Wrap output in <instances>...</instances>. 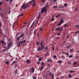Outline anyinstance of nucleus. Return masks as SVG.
Listing matches in <instances>:
<instances>
[{
	"label": "nucleus",
	"instance_id": "obj_15",
	"mask_svg": "<svg viewBox=\"0 0 79 79\" xmlns=\"http://www.w3.org/2000/svg\"><path fill=\"white\" fill-rule=\"evenodd\" d=\"M48 51L47 52V53L45 54V56H48Z\"/></svg>",
	"mask_w": 79,
	"mask_h": 79
},
{
	"label": "nucleus",
	"instance_id": "obj_33",
	"mask_svg": "<svg viewBox=\"0 0 79 79\" xmlns=\"http://www.w3.org/2000/svg\"><path fill=\"white\" fill-rule=\"evenodd\" d=\"M19 39H20L19 37H18L17 39V40H18H18H19Z\"/></svg>",
	"mask_w": 79,
	"mask_h": 79
},
{
	"label": "nucleus",
	"instance_id": "obj_2",
	"mask_svg": "<svg viewBox=\"0 0 79 79\" xmlns=\"http://www.w3.org/2000/svg\"><path fill=\"white\" fill-rule=\"evenodd\" d=\"M29 7V5L27 4H23L21 8V10H26L27 8Z\"/></svg>",
	"mask_w": 79,
	"mask_h": 79
},
{
	"label": "nucleus",
	"instance_id": "obj_14",
	"mask_svg": "<svg viewBox=\"0 0 79 79\" xmlns=\"http://www.w3.org/2000/svg\"><path fill=\"white\" fill-rule=\"evenodd\" d=\"M24 35V34H22V35H20L19 37L20 38H21L23 37V36Z\"/></svg>",
	"mask_w": 79,
	"mask_h": 79
},
{
	"label": "nucleus",
	"instance_id": "obj_51",
	"mask_svg": "<svg viewBox=\"0 0 79 79\" xmlns=\"http://www.w3.org/2000/svg\"><path fill=\"white\" fill-rule=\"evenodd\" d=\"M47 10V9H45V12H46Z\"/></svg>",
	"mask_w": 79,
	"mask_h": 79
},
{
	"label": "nucleus",
	"instance_id": "obj_6",
	"mask_svg": "<svg viewBox=\"0 0 79 79\" xmlns=\"http://www.w3.org/2000/svg\"><path fill=\"white\" fill-rule=\"evenodd\" d=\"M63 22V19H62L60 21V23L57 24V26H60L61 25V23H62Z\"/></svg>",
	"mask_w": 79,
	"mask_h": 79
},
{
	"label": "nucleus",
	"instance_id": "obj_20",
	"mask_svg": "<svg viewBox=\"0 0 79 79\" xmlns=\"http://www.w3.org/2000/svg\"><path fill=\"white\" fill-rule=\"evenodd\" d=\"M23 15V13H22L19 15L18 16V17L19 18V17H20V16H22Z\"/></svg>",
	"mask_w": 79,
	"mask_h": 79
},
{
	"label": "nucleus",
	"instance_id": "obj_10",
	"mask_svg": "<svg viewBox=\"0 0 79 79\" xmlns=\"http://www.w3.org/2000/svg\"><path fill=\"white\" fill-rule=\"evenodd\" d=\"M20 42H21V44L22 45V44H24L25 42H26V41H25V40H24L23 42V41H21Z\"/></svg>",
	"mask_w": 79,
	"mask_h": 79
},
{
	"label": "nucleus",
	"instance_id": "obj_27",
	"mask_svg": "<svg viewBox=\"0 0 79 79\" xmlns=\"http://www.w3.org/2000/svg\"><path fill=\"white\" fill-rule=\"evenodd\" d=\"M52 50L53 51H54V46H53V45H52Z\"/></svg>",
	"mask_w": 79,
	"mask_h": 79
},
{
	"label": "nucleus",
	"instance_id": "obj_53",
	"mask_svg": "<svg viewBox=\"0 0 79 79\" xmlns=\"http://www.w3.org/2000/svg\"><path fill=\"white\" fill-rule=\"evenodd\" d=\"M32 25H33V23L32 24V25H31L30 28H31L32 27Z\"/></svg>",
	"mask_w": 79,
	"mask_h": 79
},
{
	"label": "nucleus",
	"instance_id": "obj_8",
	"mask_svg": "<svg viewBox=\"0 0 79 79\" xmlns=\"http://www.w3.org/2000/svg\"><path fill=\"white\" fill-rule=\"evenodd\" d=\"M48 62H50L51 63H52V60L51 59H49L47 60Z\"/></svg>",
	"mask_w": 79,
	"mask_h": 79
},
{
	"label": "nucleus",
	"instance_id": "obj_45",
	"mask_svg": "<svg viewBox=\"0 0 79 79\" xmlns=\"http://www.w3.org/2000/svg\"><path fill=\"white\" fill-rule=\"evenodd\" d=\"M74 72V71H70V73H73Z\"/></svg>",
	"mask_w": 79,
	"mask_h": 79
},
{
	"label": "nucleus",
	"instance_id": "obj_19",
	"mask_svg": "<svg viewBox=\"0 0 79 79\" xmlns=\"http://www.w3.org/2000/svg\"><path fill=\"white\" fill-rule=\"evenodd\" d=\"M65 54L67 55V56H68L69 55V53H68V52H66L65 53Z\"/></svg>",
	"mask_w": 79,
	"mask_h": 79
},
{
	"label": "nucleus",
	"instance_id": "obj_43",
	"mask_svg": "<svg viewBox=\"0 0 79 79\" xmlns=\"http://www.w3.org/2000/svg\"><path fill=\"white\" fill-rule=\"evenodd\" d=\"M56 39H60V37H56Z\"/></svg>",
	"mask_w": 79,
	"mask_h": 79
},
{
	"label": "nucleus",
	"instance_id": "obj_44",
	"mask_svg": "<svg viewBox=\"0 0 79 79\" xmlns=\"http://www.w3.org/2000/svg\"><path fill=\"white\" fill-rule=\"evenodd\" d=\"M53 8H57V6H53Z\"/></svg>",
	"mask_w": 79,
	"mask_h": 79
},
{
	"label": "nucleus",
	"instance_id": "obj_39",
	"mask_svg": "<svg viewBox=\"0 0 79 79\" xmlns=\"http://www.w3.org/2000/svg\"><path fill=\"white\" fill-rule=\"evenodd\" d=\"M47 49H48V48L47 47H46L45 48L44 50H47Z\"/></svg>",
	"mask_w": 79,
	"mask_h": 79
},
{
	"label": "nucleus",
	"instance_id": "obj_9",
	"mask_svg": "<svg viewBox=\"0 0 79 79\" xmlns=\"http://www.w3.org/2000/svg\"><path fill=\"white\" fill-rule=\"evenodd\" d=\"M45 11V8H43L42 10H41V13H44V11Z\"/></svg>",
	"mask_w": 79,
	"mask_h": 79
},
{
	"label": "nucleus",
	"instance_id": "obj_46",
	"mask_svg": "<svg viewBox=\"0 0 79 79\" xmlns=\"http://www.w3.org/2000/svg\"><path fill=\"white\" fill-rule=\"evenodd\" d=\"M53 75H52V79H53H53H54V77H53Z\"/></svg>",
	"mask_w": 79,
	"mask_h": 79
},
{
	"label": "nucleus",
	"instance_id": "obj_52",
	"mask_svg": "<svg viewBox=\"0 0 79 79\" xmlns=\"http://www.w3.org/2000/svg\"><path fill=\"white\" fill-rule=\"evenodd\" d=\"M74 64H76V63L74 62V63H73V65H74Z\"/></svg>",
	"mask_w": 79,
	"mask_h": 79
},
{
	"label": "nucleus",
	"instance_id": "obj_12",
	"mask_svg": "<svg viewBox=\"0 0 79 79\" xmlns=\"http://www.w3.org/2000/svg\"><path fill=\"white\" fill-rule=\"evenodd\" d=\"M62 62V61L61 60H60L59 61H57L58 63L61 64V63Z\"/></svg>",
	"mask_w": 79,
	"mask_h": 79
},
{
	"label": "nucleus",
	"instance_id": "obj_13",
	"mask_svg": "<svg viewBox=\"0 0 79 79\" xmlns=\"http://www.w3.org/2000/svg\"><path fill=\"white\" fill-rule=\"evenodd\" d=\"M31 70L32 73H34V68L33 67L31 68Z\"/></svg>",
	"mask_w": 79,
	"mask_h": 79
},
{
	"label": "nucleus",
	"instance_id": "obj_40",
	"mask_svg": "<svg viewBox=\"0 0 79 79\" xmlns=\"http://www.w3.org/2000/svg\"><path fill=\"white\" fill-rule=\"evenodd\" d=\"M54 58H56V55H55L53 56Z\"/></svg>",
	"mask_w": 79,
	"mask_h": 79
},
{
	"label": "nucleus",
	"instance_id": "obj_58",
	"mask_svg": "<svg viewBox=\"0 0 79 79\" xmlns=\"http://www.w3.org/2000/svg\"><path fill=\"white\" fill-rule=\"evenodd\" d=\"M77 58H78V56H76V59H77Z\"/></svg>",
	"mask_w": 79,
	"mask_h": 79
},
{
	"label": "nucleus",
	"instance_id": "obj_1",
	"mask_svg": "<svg viewBox=\"0 0 79 79\" xmlns=\"http://www.w3.org/2000/svg\"><path fill=\"white\" fill-rule=\"evenodd\" d=\"M42 44H43V42L41 43L40 44V45H41V46H39L38 47L37 51L39 52V51H41V50H44V48H45V46L44 45H42Z\"/></svg>",
	"mask_w": 79,
	"mask_h": 79
},
{
	"label": "nucleus",
	"instance_id": "obj_36",
	"mask_svg": "<svg viewBox=\"0 0 79 79\" xmlns=\"http://www.w3.org/2000/svg\"><path fill=\"white\" fill-rule=\"evenodd\" d=\"M73 49H70V52H73Z\"/></svg>",
	"mask_w": 79,
	"mask_h": 79
},
{
	"label": "nucleus",
	"instance_id": "obj_41",
	"mask_svg": "<svg viewBox=\"0 0 79 79\" xmlns=\"http://www.w3.org/2000/svg\"><path fill=\"white\" fill-rule=\"evenodd\" d=\"M64 6H67V4H66V3H65L64 5Z\"/></svg>",
	"mask_w": 79,
	"mask_h": 79
},
{
	"label": "nucleus",
	"instance_id": "obj_54",
	"mask_svg": "<svg viewBox=\"0 0 79 79\" xmlns=\"http://www.w3.org/2000/svg\"><path fill=\"white\" fill-rule=\"evenodd\" d=\"M14 67H15V68H16V67H17V65H15Z\"/></svg>",
	"mask_w": 79,
	"mask_h": 79
},
{
	"label": "nucleus",
	"instance_id": "obj_3",
	"mask_svg": "<svg viewBox=\"0 0 79 79\" xmlns=\"http://www.w3.org/2000/svg\"><path fill=\"white\" fill-rule=\"evenodd\" d=\"M30 3H32V5L33 7H35V6L36 5V4H35V0H32L31 1L29 2Z\"/></svg>",
	"mask_w": 79,
	"mask_h": 79
},
{
	"label": "nucleus",
	"instance_id": "obj_17",
	"mask_svg": "<svg viewBox=\"0 0 79 79\" xmlns=\"http://www.w3.org/2000/svg\"><path fill=\"white\" fill-rule=\"evenodd\" d=\"M15 63H16V61L15 60L12 63V66H13V65L14 64H15Z\"/></svg>",
	"mask_w": 79,
	"mask_h": 79
},
{
	"label": "nucleus",
	"instance_id": "obj_64",
	"mask_svg": "<svg viewBox=\"0 0 79 79\" xmlns=\"http://www.w3.org/2000/svg\"><path fill=\"white\" fill-rule=\"evenodd\" d=\"M39 63H40V62H37V64H39Z\"/></svg>",
	"mask_w": 79,
	"mask_h": 79
},
{
	"label": "nucleus",
	"instance_id": "obj_5",
	"mask_svg": "<svg viewBox=\"0 0 79 79\" xmlns=\"http://www.w3.org/2000/svg\"><path fill=\"white\" fill-rule=\"evenodd\" d=\"M12 45V44L11 43V41L10 42V43H8L7 44L8 47L7 48H8L9 49H10V48L11 46Z\"/></svg>",
	"mask_w": 79,
	"mask_h": 79
},
{
	"label": "nucleus",
	"instance_id": "obj_22",
	"mask_svg": "<svg viewBox=\"0 0 79 79\" xmlns=\"http://www.w3.org/2000/svg\"><path fill=\"white\" fill-rule=\"evenodd\" d=\"M21 43L20 42H19L18 44V47H20V44Z\"/></svg>",
	"mask_w": 79,
	"mask_h": 79
},
{
	"label": "nucleus",
	"instance_id": "obj_50",
	"mask_svg": "<svg viewBox=\"0 0 79 79\" xmlns=\"http://www.w3.org/2000/svg\"><path fill=\"white\" fill-rule=\"evenodd\" d=\"M13 0H10V3H11V2H13Z\"/></svg>",
	"mask_w": 79,
	"mask_h": 79
},
{
	"label": "nucleus",
	"instance_id": "obj_7",
	"mask_svg": "<svg viewBox=\"0 0 79 79\" xmlns=\"http://www.w3.org/2000/svg\"><path fill=\"white\" fill-rule=\"evenodd\" d=\"M26 63L27 64H30L31 63V61L29 60H27L26 61Z\"/></svg>",
	"mask_w": 79,
	"mask_h": 79
},
{
	"label": "nucleus",
	"instance_id": "obj_48",
	"mask_svg": "<svg viewBox=\"0 0 79 79\" xmlns=\"http://www.w3.org/2000/svg\"><path fill=\"white\" fill-rule=\"evenodd\" d=\"M57 35H58V36L60 35V33H59L58 34H57Z\"/></svg>",
	"mask_w": 79,
	"mask_h": 79
},
{
	"label": "nucleus",
	"instance_id": "obj_60",
	"mask_svg": "<svg viewBox=\"0 0 79 79\" xmlns=\"http://www.w3.org/2000/svg\"><path fill=\"white\" fill-rule=\"evenodd\" d=\"M57 0H54V1H53V2H56Z\"/></svg>",
	"mask_w": 79,
	"mask_h": 79
},
{
	"label": "nucleus",
	"instance_id": "obj_42",
	"mask_svg": "<svg viewBox=\"0 0 79 79\" xmlns=\"http://www.w3.org/2000/svg\"><path fill=\"white\" fill-rule=\"evenodd\" d=\"M68 64H71V62L70 61H69V62H68Z\"/></svg>",
	"mask_w": 79,
	"mask_h": 79
},
{
	"label": "nucleus",
	"instance_id": "obj_31",
	"mask_svg": "<svg viewBox=\"0 0 79 79\" xmlns=\"http://www.w3.org/2000/svg\"><path fill=\"white\" fill-rule=\"evenodd\" d=\"M61 58L64 59V56H61Z\"/></svg>",
	"mask_w": 79,
	"mask_h": 79
},
{
	"label": "nucleus",
	"instance_id": "obj_23",
	"mask_svg": "<svg viewBox=\"0 0 79 79\" xmlns=\"http://www.w3.org/2000/svg\"><path fill=\"white\" fill-rule=\"evenodd\" d=\"M43 30H44V28H40V31H43Z\"/></svg>",
	"mask_w": 79,
	"mask_h": 79
},
{
	"label": "nucleus",
	"instance_id": "obj_49",
	"mask_svg": "<svg viewBox=\"0 0 79 79\" xmlns=\"http://www.w3.org/2000/svg\"><path fill=\"white\" fill-rule=\"evenodd\" d=\"M39 16H38V19H40V16H39V15H40V14H39Z\"/></svg>",
	"mask_w": 79,
	"mask_h": 79
},
{
	"label": "nucleus",
	"instance_id": "obj_29",
	"mask_svg": "<svg viewBox=\"0 0 79 79\" xmlns=\"http://www.w3.org/2000/svg\"><path fill=\"white\" fill-rule=\"evenodd\" d=\"M78 9V8L77 7L75 9V11H77V9Z\"/></svg>",
	"mask_w": 79,
	"mask_h": 79
},
{
	"label": "nucleus",
	"instance_id": "obj_24",
	"mask_svg": "<svg viewBox=\"0 0 79 79\" xmlns=\"http://www.w3.org/2000/svg\"><path fill=\"white\" fill-rule=\"evenodd\" d=\"M41 1L42 2V3H44L45 2V1H46V0H41Z\"/></svg>",
	"mask_w": 79,
	"mask_h": 79
},
{
	"label": "nucleus",
	"instance_id": "obj_26",
	"mask_svg": "<svg viewBox=\"0 0 79 79\" xmlns=\"http://www.w3.org/2000/svg\"><path fill=\"white\" fill-rule=\"evenodd\" d=\"M44 68V66H41V68L40 69V70H41V71H42V69H43Z\"/></svg>",
	"mask_w": 79,
	"mask_h": 79
},
{
	"label": "nucleus",
	"instance_id": "obj_32",
	"mask_svg": "<svg viewBox=\"0 0 79 79\" xmlns=\"http://www.w3.org/2000/svg\"><path fill=\"white\" fill-rule=\"evenodd\" d=\"M38 60H39V61H41V60H42V58H39V59Z\"/></svg>",
	"mask_w": 79,
	"mask_h": 79
},
{
	"label": "nucleus",
	"instance_id": "obj_55",
	"mask_svg": "<svg viewBox=\"0 0 79 79\" xmlns=\"http://www.w3.org/2000/svg\"><path fill=\"white\" fill-rule=\"evenodd\" d=\"M1 43L2 44H3V41H1Z\"/></svg>",
	"mask_w": 79,
	"mask_h": 79
},
{
	"label": "nucleus",
	"instance_id": "obj_59",
	"mask_svg": "<svg viewBox=\"0 0 79 79\" xmlns=\"http://www.w3.org/2000/svg\"><path fill=\"white\" fill-rule=\"evenodd\" d=\"M69 48V46H68V47H66V49H68Z\"/></svg>",
	"mask_w": 79,
	"mask_h": 79
},
{
	"label": "nucleus",
	"instance_id": "obj_63",
	"mask_svg": "<svg viewBox=\"0 0 79 79\" xmlns=\"http://www.w3.org/2000/svg\"><path fill=\"white\" fill-rule=\"evenodd\" d=\"M10 0H6V1L7 2H9V1H10Z\"/></svg>",
	"mask_w": 79,
	"mask_h": 79
},
{
	"label": "nucleus",
	"instance_id": "obj_62",
	"mask_svg": "<svg viewBox=\"0 0 79 79\" xmlns=\"http://www.w3.org/2000/svg\"><path fill=\"white\" fill-rule=\"evenodd\" d=\"M41 65L42 66V65H44V63L43 62L42 64H41Z\"/></svg>",
	"mask_w": 79,
	"mask_h": 79
},
{
	"label": "nucleus",
	"instance_id": "obj_37",
	"mask_svg": "<svg viewBox=\"0 0 79 79\" xmlns=\"http://www.w3.org/2000/svg\"><path fill=\"white\" fill-rule=\"evenodd\" d=\"M69 77H72V76L71 75H69Z\"/></svg>",
	"mask_w": 79,
	"mask_h": 79
},
{
	"label": "nucleus",
	"instance_id": "obj_61",
	"mask_svg": "<svg viewBox=\"0 0 79 79\" xmlns=\"http://www.w3.org/2000/svg\"><path fill=\"white\" fill-rule=\"evenodd\" d=\"M39 44V42H37V44H36V45H38V44Z\"/></svg>",
	"mask_w": 79,
	"mask_h": 79
},
{
	"label": "nucleus",
	"instance_id": "obj_25",
	"mask_svg": "<svg viewBox=\"0 0 79 79\" xmlns=\"http://www.w3.org/2000/svg\"><path fill=\"white\" fill-rule=\"evenodd\" d=\"M6 64H9V61H7L6 62Z\"/></svg>",
	"mask_w": 79,
	"mask_h": 79
},
{
	"label": "nucleus",
	"instance_id": "obj_57",
	"mask_svg": "<svg viewBox=\"0 0 79 79\" xmlns=\"http://www.w3.org/2000/svg\"><path fill=\"white\" fill-rule=\"evenodd\" d=\"M79 32V31H77L76 32V34H77V33H78Z\"/></svg>",
	"mask_w": 79,
	"mask_h": 79
},
{
	"label": "nucleus",
	"instance_id": "obj_4",
	"mask_svg": "<svg viewBox=\"0 0 79 79\" xmlns=\"http://www.w3.org/2000/svg\"><path fill=\"white\" fill-rule=\"evenodd\" d=\"M63 30V28L62 27H58L56 29V31H61Z\"/></svg>",
	"mask_w": 79,
	"mask_h": 79
},
{
	"label": "nucleus",
	"instance_id": "obj_56",
	"mask_svg": "<svg viewBox=\"0 0 79 79\" xmlns=\"http://www.w3.org/2000/svg\"><path fill=\"white\" fill-rule=\"evenodd\" d=\"M69 37V35H68V36L67 37V39H68Z\"/></svg>",
	"mask_w": 79,
	"mask_h": 79
},
{
	"label": "nucleus",
	"instance_id": "obj_28",
	"mask_svg": "<svg viewBox=\"0 0 79 79\" xmlns=\"http://www.w3.org/2000/svg\"><path fill=\"white\" fill-rule=\"evenodd\" d=\"M60 15H57L56 16V18H58V17H59V16H60Z\"/></svg>",
	"mask_w": 79,
	"mask_h": 79
},
{
	"label": "nucleus",
	"instance_id": "obj_18",
	"mask_svg": "<svg viewBox=\"0 0 79 79\" xmlns=\"http://www.w3.org/2000/svg\"><path fill=\"white\" fill-rule=\"evenodd\" d=\"M73 56L72 55H70L69 56V58H73Z\"/></svg>",
	"mask_w": 79,
	"mask_h": 79
},
{
	"label": "nucleus",
	"instance_id": "obj_30",
	"mask_svg": "<svg viewBox=\"0 0 79 79\" xmlns=\"http://www.w3.org/2000/svg\"><path fill=\"white\" fill-rule=\"evenodd\" d=\"M55 20V19L54 18H52L51 19V21H53Z\"/></svg>",
	"mask_w": 79,
	"mask_h": 79
},
{
	"label": "nucleus",
	"instance_id": "obj_34",
	"mask_svg": "<svg viewBox=\"0 0 79 79\" xmlns=\"http://www.w3.org/2000/svg\"><path fill=\"white\" fill-rule=\"evenodd\" d=\"M3 3L2 2H0V6H1V5H2V3Z\"/></svg>",
	"mask_w": 79,
	"mask_h": 79
},
{
	"label": "nucleus",
	"instance_id": "obj_11",
	"mask_svg": "<svg viewBox=\"0 0 79 79\" xmlns=\"http://www.w3.org/2000/svg\"><path fill=\"white\" fill-rule=\"evenodd\" d=\"M18 70L17 69H16L15 70V75H16V74H17V73H18Z\"/></svg>",
	"mask_w": 79,
	"mask_h": 79
},
{
	"label": "nucleus",
	"instance_id": "obj_16",
	"mask_svg": "<svg viewBox=\"0 0 79 79\" xmlns=\"http://www.w3.org/2000/svg\"><path fill=\"white\" fill-rule=\"evenodd\" d=\"M33 77V79H36V78H37V77L36 76H34H34H32Z\"/></svg>",
	"mask_w": 79,
	"mask_h": 79
},
{
	"label": "nucleus",
	"instance_id": "obj_47",
	"mask_svg": "<svg viewBox=\"0 0 79 79\" xmlns=\"http://www.w3.org/2000/svg\"><path fill=\"white\" fill-rule=\"evenodd\" d=\"M67 26V25H65L64 26V27H66Z\"/></svg>",
	"mask_w": 79,
	"mask_h": 79
},
{
	"label": "nucleus",
	"instance_id": "obj_35",
	"mask_svg": "<svg viewBox=\"0 0 79 79\" xmlns=\"http://www.w3.org/2000/svg\"><path fill=\"white\" fill-rule=\"evenodd\" d=\"M49 75H50V76H52V73L51 72H50L49 73Z\"/></svg>",
	"mask_w": 79,
	"mask_h": 79
},
{
	"label": "nucleus",
	"instance_id": "obj_21",
	"mask_svg": "<svg viewBox=\"0 0 79 79\" xmlns=\"http://www.w3.org/2000/svg\"><path fill=\"white\" fill-rule=\"evenodd\" d=\"M8 49H9V48H6L5 49V50H3L4 52H5V51H6V50H8Z\"/></svg>",
	"mask_w": 79,
	"mask_h": 79
},
{
	"label": "nucleus",
	"instance_id": "obj_38",
	"mask_svg": "<svg viewBox=\"0 0 79 79\" xmlns=\"http://www.w3.org/2000/svg\"><path fill=\"white\" fill-rule=\"evenodd\" d=\"M76 27H77L78 28H79V26H78L77 25L76 26Z\"/></svg>",
	"mask_w": 79,
	"mask_h": 79
}]
</instances>
